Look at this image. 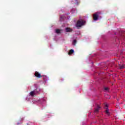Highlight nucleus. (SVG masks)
<instances>
[{
	"label": "nucleus",
	"instance_id": "14",
	"mask_svg": "<svg viewBox=\"0 0 125 125\" xmlns=\"http://www.w3.org/2000/svg\"><path fill=\"white\" fill-rule=\"evenodd\" d=\"M105 109H108V105L107 104H105Z\"/></svg>",
	"mask_w": 125,
	"mask_h": 125
},
{
	"label": "nucleus",
	"instance_id": "2",
	"mask_svg": "<svg viewBox=\"0 0 125 125\" xmlns=\"http://www.w3.org/2000/svg\"><path fill=\"white\" fill-rule=\"evenodd\" d=\"M100 14V13L97 12L93 15V19L94 21H97V20H98Z\"/></svg>",
	"mask_w": 125,
	"mask_h": 125
},
{
	"label": "nucleus",
	"instance_id": "1",
	"mask_svg": "<svg viewBox=\"0 0 125 125\" xmlns=\"http://www.w3.org/2000/svg\"><path fill=\"white\" fill-rule=\"evenodd\" d=\"M85 24V21L83 20H80L77 21V23L76 24V28H80L82 26H83Z\"/></svg>",
	"mask_w": 125,
	"mask_h": 125
},
{
	"label": "nucleus",
	"instance_id": "4",
	"mask_svg": "<svg viewBox=\"0 0 125 125\" xmlns=\"http://www.w3.org/2000/svg\"><path fill=\"white\" fill-rule=\"evenodd\" d=\"M35 77H36V78H42V75H41V74H40V73H39V72L36 71L35 72Z\"/></svg>",
	"mask_w": 125,
	"mask_h": 125
},
{
	"label": "nucleus",
	"instance_id": "10",
	"mask_svg": "<svg viewBox=\"0 0 125 125\" xmlns=\"http://www.w3.org/2000/svg\"><path fill=\"white\" fill-rule=\"evenodd\" d=\"M56 33L57 34H59V35H60L61 34V32L60 29H56Z\"/></svg>",
	"mask_w": 125,
	"mask_h": 125
},
{
	"label": "nucleus",
	"instance_id": "5",
	"mask_svg": "<svg viewBox=\"0 0 125 125\" xmlns=\"http://www.w3.org/2000/svg\"><path fill=\"white\" fill-rule=\"evenodd\" d=\"M33 91H34L35 94H39L40 93V89L37 88L36 89L33 90Z\"/></svg>",
	"mask_w": 125,
	"mask_h": 125
},
{
	"label": "nucleus",
	"instance_id": "3",
	"mask_svg": "<svg viewBox=\"0 0 125 125\" xmlns=\"http://www.w3.org/2000/svg\"><path fill=\"white\" fill-rule=\"evenodd\" d=\"M101 108L99 105L97 104L96 108L94 109V114H98L99 112V109Z\"/></svg>",
	"mask_w": 125,
	"mask_h": 125
},
{
	"label": "nucleus",
	"instance_id": "13",
	"mask_svg": "<svg viewBox=\"0 0 125 125\" xmlns=\"http://www.w3.org/2000/svg\"><path fill=\"white\" fill-rule=\"evenodd\" d=\"M125 68V65H122L120 66V69H124Z\"/></svg>",
	"mask_w": 125,
	"mask_h": 125
},
{
	"label": "nucleus",
	"instance_id": "6",
	"mask_svg": "<svg viewBox=\"0 0 125 125\" xmlns=\"http://www.w3.org/2000/svg\"><path fill=\"white\" fill-rule=\"evenodd\" d=\"M65 30H66V32H72V29L68 28V27H66L65 28Z\"/></svg>",
	"mask_w": 125,
	"mask_h": 125
},
{
	"label": "nucleus",
	"instance_id": "9",
	"mask_svg": "<svg viewBox=\"0 0 125 125\" xmlns=\"http://www.w3.org/2000/svg\"><path fill=\"white\" fill-rule=\"evenodd\" d=\"M75 2H74V4H77V5H79L80 4V0H75Z\"/></svg>",
	"mask_w": 125,
	"mask_h": 125
},
{
	"label": "nucleus",
	"instance_id": "15",
	"mask_svg": "<svg viewBox=\"0 0 125 125\" xmlns=\"http://www.w3.org/2000/svg\"><path fill=\"white\" fill-rule=\"evenodd\" d=\"M104 89H105V90H108V89H109V88L108 87H105Z\"/></svg>",
	"mask_w": 125,
	"mask_h": 125
},
{
	"label": "nucleus",
	"instance_id": "12",
	"mask_svg": "<svg viewBox=\"0 0 125 125\" xmlns=\"http://www.w3.org/2000/svg\"><path fill=\"white\" fill-rule=\"evenodd\" d=\"M76 43H77V40H74L73 41V44H74V45H75L76 44Z\"/></svg>",
	"mask_w": 125,
	"mask_h": 125
},
{
	"label": "nucleus",
	"instance_id": "8",
	"mask_svg": "<svg viewBox=\"0 0 125 125\" xmlns=\"http://www.w3.org/2000/svg\"><path fill=\"white\" fill-rule=\"evenodd\" d=\"M30 95H31V96H34V95H36V94H35V91H32L31 92H30Z\"/></svg>",
	"mask_w": 125,
	"mask_h": 125
},
{
	"label": "nucleus",
	"instance_id": "11",
	"mask_svg": "<svg viewBox=\"0 0 125 125\" xmlns=\"http://www.w3.org/2000/svg\"><path fill=\"white\" fill-rule=\"evenodd\" d=\"M105 113L107 115H108V116H110V113H109V109H106L105 110Z\"/></svg>",
	"mask_w": 125,
	"mask_h": 125
},
{
	"label": "nucleus",
	"instance_id": "7",
	"mask_svg": "<svg viewBox=\"0 0 125 125\" xmlns=\"http://www.w3.org/2000/svg\"><path fill=\"white\" fill-rule=\"evenodd\" d=\"M74 53V50L71 49L69 50V52L68 53V55H71V54H73Z\"/></svg>",
	"mask_w": 125,
	"mask_h": 125
}]
</instances>
